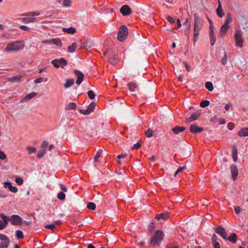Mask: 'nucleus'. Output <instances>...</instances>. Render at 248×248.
Instances as JSON below:
<instances>
[{"label":"nucleus","mask_w":248,"mask_h":248,"mask_svg":"<svg viewBox=\"0 0 248 248\" xmlns=\"http://www.w3.org/2000/svg\"><path fill=\"white\" fill-rule=\"evenodd\" d=\"M203 26L202 20L196 14L194 15L193 42L195 44L198 41L200 31Z\"/></svg>","instance_id":"1"},{"label":"nucleus","mask_w":248,"mask_h":248,"mask_svg":"<svg viewBox=\"0 0 248 248\" xmlns=\"http://www.w3.org/2000/svg\"><path fill=\"white\" fill-rule=\"evenodd\" d=\"M24 43L23 41H16L9 43L5 49V51L9 52L12 51H19L23 48Z\"/></svg>","instance_id":"2"},{"label":"nucleus","mask_w":248,"mask_h":248,"mask_svg":"<svg viewBox=\"0 0 248 248\" xmlns=\"http://www.w3.org/2000/svg\"><path fill=\"white\" fill-rule=\"evenodd\" d=\"M235 41V46L238 48H242L243 46L244 38L243 37V32L239 29H236L233 35Z\"/></svg>","instance_id":"3"},{"label":"nucleus","mask_w":248,"mask_h":248,"mask_svg":"<svg viewBox=\"0 0 248 248\" xmlns=\"http://www.w3.org/2000/svg\"><path fill=\"white\" fill-rule=\"evenodd\" d=\"M164 232L161 230H157L154 236L152 237L150 245L152 246H159L164 238Z\"/></svg>","instance_id":"4"},{"label":"nucleus","mask_w":248,"mask_h":248,"mask_svg":"<svg viewBox=\"0 0 248 248\" xmlns=\"http://www.w3.org/2000/svg\"><path fill=\"white\" fill-rule=\"evenodd\" d=\"M232 21L231 14L229 13L227 15V18L225 23L223 25L220 29L219 34L220 37L223 38L228 31L229 28V24Z\"/></svg>","instance_id":"5"},{"label":"nucleus","mask_w":248,"mask_h":248,"mask_svg":"<svg viewBox=\"0 0 248 248\" xmlns=\"http://www.w3.org/2000/svg\"><path fill=\"white\" fill-rule=\"evenodd\" d=\"M40 15L39 12H29L23 14V16H28L24 17L22 19V21L25 23H30L34 22L36 18L32 17L33 16H38Z\"/></svg>","instance_id":"6"},{"label":"nucleus","mask_w":248,"mask_h":248,"mask_svg":"<svg viewBox=\"0 0 248 248\" xmlns=\"http://www.w3.org/2000/svg\"><path fill=\"white\" fill-rule=\"evenodd\" d=\"M128 29L125 26L120 27L118 33L117 39L120 42H123L126 38L128 35Z\"/></svg>","instance_id":"7"},{"label":"nucleus","mask_w":248,"mask_h":248,"mask_svg":"<svg viewBox=\"0 0 248 248\" xmlns=\"http://www.w3.org/2000/svg\"><path fill=\"white\" fill-rule=\"evenodd\" d=\"M51 63L57 68L60 67L63 68L67 64V62L64 58H61L60 59H55L51 61Z\"/></svg>","instance_id":"8"},{"label":"nucleus","mask_w":248,"mask_h":248,"mask_svg":"<svg viewBox=\"0 0 248 248\" xmlns=\"http://www.w3.org/2000/svg\"><path fill=\"white\" fill-rule=\"evenodd\" d=\"M239 20L241 22L245 35L247 36L248 35V33L247 32H248V19L246 16H241L239 17Z\"/></svg>","instance_id":"9"},{"label":"nucleus","mask_w":248,"mask_h":248,"mask_svg":"<svg viewBox=\"0 0 248 248\" xmlns=\"http://www.w3.org/2000/svg\"><path fill=\"white\" fill-rule=\"evenodd\" d=\"M0 240L2 241L0 243V248H7L10 244V239L5 235L0 234Z\"/></svg>","instance_id":"10"},{"label":"nucleus","mask_w":248,"mask_h":248,"mask_svg":"<svg viewBox=\"0 0 248 248\" xmlns=\"http://www.w3.org/2000/svg\"><path fill=\"white\" fill-rule=\"evenodd\" d=\"M0 217L3 221L0 220V230L5 228L9 221V217L3 213L0 214Z\"/></svg>","instance_id":"11"},{"label":"nucleus","mask_w":248,"mask_h":248,"mask_svg":"<svg viewBox=\"0 0 248 248\" xmlns=\"http://www.w3.org/2000/svg\"><path fill=\"white\" fill-rule=\"evenodd\" d=\"M9 221L13 225H19L22 223V219L18 215H13L9 217Z\"/></svg>","instance_id":"12"},{"label":"nucleus","mask_w":248,"mask_h":248,"mask_svg":"<svg viewBox=\"0 0 248 248\" xmlns=\"http://www.w3.org/2000/svg\"><path fill=\"white\" fill-rule=\"evenodd\" d=\"M215 232L220 235L224 239L227 240V233L225 229L221 226L214 228Z\"/></svg>","instance_id":"13"},{"label":"nucleus","mask_w":248,"mask_h":248,"mask_svg":"<svg viewBox=\"0 0 248 248\" xmlns=\"http://www.w3.org/2000/svg\"><path fill=\"white\" fill-rule=\"evenodd\" d=\"M120 12L124 16H127L130 15L132 13V10L127 5H124L121 7Z\"/></svg>","instance_id":"14"},{"label":"nucleus","mask_w":248,"mask_h":248,"mask_svg":"<svg viewBox=\"0 0 248 248\" xmlns=\"http://www.w3.org/2000/svg\"><path fill=\"white\" fill-rule=\"evenodd\" d=\"M75 75L77 77V80L76 81V84L80 85L82 82L84 78L83 74L79 70H75L74 72Z\"/></svg>","instance_id":"15"},{"label":"nucleus","mask_w":248,"mask_h":248,"mask_svg":"<svg viewBox=\"0 0 248 248\" xmlns=\"http://www.w3.org/2000/svg\"><path fill=\"white\" fill-rule=\"evenodd\" d=\"M43 43L45 44H55L58 46H62V42H61V40L59 38H54V39H51L50 40H44L43 41Z\"/></svg>","instance_id":"16"},{"label":"nucleus","mask_w":248,"mask_h":248,"mask_svg":"<svg viewBox=\"0 0 248 248\" xmlns=\"http://www.w3.org/2000/svg\"><path fill=\"white\" fill-rule=\"evenodd\" d=\"M231 172L232 176V179L234 181L236 180L238 176V169L236 165H232L230 166Z\"/></svg>","instance_id":"17"},{"label":"nucleus","mask_w":248,"mask_h":248,"mask_svg":"<svg viewBox=\"0 0 248 248\" xmlns=\"http://www.w3.org/2000/svg\"><path fill=\"white\" fill-rule=\"evenodd\" d=\"M190 131L191 133L195 134L202 132L203 131V128L198 126L195 124H192L190 127Z\"/></svg>","instance_id":"18"},{"label":"nucleus","mask_w":248,"mask_h":248,"mask_svg":"<svg viewBox=\"0 0 248 248\" xmlns=\"http://www.w3.org/2000/svg\"><path fill=\"white\" fill-rule=\"evenodd\" d=\"M209 37L210 40V44L211 46H213L215 44L217 39L214 31H209Z\"/></svg>","instance_id":"19"},{"label":"nucleus","mask_w":248,"mask_h":248,"mask_svg":"<svg viewBox=\"0 0 248 248\" xmlns=\"http://www.w3.org/2000/svg\"><path fill=\"white\" fill-rule=\"evenodd\" d=\"M127 86L128 87L129 90L131 92H135L137 90L138 86L136 83L133 82H130L127 84Z\"/></svg>","instance_id":"20"},{"label":"nucleus","mask_w":248,"mask_h":248,"mask_svg":"<svg viewBox=\"0 0 248 248\" xmlns=\"http://www.w3.org/2000/svg\"><path fill=\"white\" fill-rule=\"evenodd\" d=\"M93 46V43L92 40H87L85 42L83 43L80 47H84L87 49L91 48Z\"/></svg>","instance_id":"21"},{"label":"nucleus","mask_w":248,"mask_h":248,"mask_svg":"<svg viewBox=\"0 0 248 248\" xmlns=\"http://www.w3.org/2000/svg\"><path fill=\"white\" fill-rule=\"evenodd\" d=\"M186 129L185 127H180L176 126L172 129V131L175 134H178L179 133L184 131Z\"/></svg>","instance_id":"22"},{"label":"nucleus","mask_w":248,"mask_h":248,"mask_svg":"<svg viewBox=\"0 0 248 248\" xmlns=\"http://www.w3.org/2000/svg\"><path fill=\"white\" fill-rule=\"evenodd\" d=\"M238 135L240 137L248 136V128L244 127L242 128L238 133Z\"/></svg>","instance_id":"23"},{"label":"nucleus","mask_w":248,"mask_h":248,"mask_svg":"<svg viewBox=\"0 0 248 248\" xmlns=\"http://www.w3.org/2000/svg\"><path fill=\"white\" fill-rule=\"evenodd\" d=\"M201 113L200 112H197L194 114H193L188 119V122H191L196 119H197L201 115Z\"/></svg>","instance_id":"24"},{"label":"nucleus","mask_w":248,"mask_h":248,"mask_svg":"<svg viewBox=\"0 0 248 248\" xmlns=\"http://www.w3.org/2000/svg\"><path fill=\"white\" fill-rule=\"evenodd\" d=\"M237 239V235L235 233H231L230 235L228 238L227 237V240L233 243H235L236 242Z\"/></svg>","instance_id":"25"},{"label":"nucleus","mask_w":248,"mask_h":248,"mask_svg":"<svg viewBox=\"0 0 248 248\" xmlns=\"http://www.w3.org/2000/svg\"><path fill=\"white\" fill-rule=\"evenodd\" d=\"M37 93H30L29 94H28V95H27L23 99H22V101L23 102H26V101H27L28 100H31V98H32L33 97H34V96H35L36 95Z\"/></svg>","instance_id":"26"},{"label":"nucleus","mask_w":248,"mask_h":248,"mask_svg":"<svg viewBox=\"0 0 248 248\" xmlns=\"http://www.w3.org/2000/svg\"><path fill=\"white\" fill-rule=\"evenodd\" d=\"M74 83V80L73 79H67L64 84V87L65 88L67 89L72 86L73 85Z\"/></svg>","instance_id":"27"},{"label":"nucleus","mask_w":248,"mask_h":248,"mask_svg":"<svg viewBox=\"0 0 248 248\" xmlns=\"http://www.w3.org/2000/svg\"><path fill=\"white\" fill-rule=\"evenodd\" d=\"M63 31L64 32H66L69 34H74L76 31V30L74 27H70L68 28H63L62 29Z\"/></svg>","instance_id":"28"},{"label":"nucleus","mask_w":248,"mask_h":248,"mask_svg":"<svg viewBox=\"0 0 248 248\" xmlns=\"http://www.w3.org/2000/svg\"><path fill=\"white\" fill-rule=\"evenodd\" d=\"M232 158L234 162H236L237 160V150L235 146L232 149Z\"/></svg>","instance_id":"29"},{"label":"nucleus","mask_w":248,"mask_h":248,"mask_svg":"<svg viewBox=\"0 0 248 248\" xmlns=\"http://www.w3.org/2000/svg\"><path fill=\"white\" fill-rule=\"evenodd\" d=\"M168 217V214L167 213H161L160 214L158 215L156 218L158 220H160L161 219H163V220H166Z\"/></svg>","instance_id":"30"},{"label":"nucleus","mask_w":248,"mask_h":248,"mask_svg":"<svg viewBox=\"0 0 248 248\" xmlns=\"http://www.w3.org/2000/svg\"><path fill=\"white\" fill-rule=\"evenodd\" d=\"M21 76H14L8 78V81L13 82H19L20 81Z\"/></svg>","instance_id":"31"},{"label":"nucleus","mask_w":248,"mask_h":248,"mask_svg":"<svg viewBox=\"0 0 248 248\" xmlns=\"http://www.w3.org/2000/svg\"><path fill=\"white\" fill-rule=\"evenodd\" d=\"M217 14L218 15V16L220 17H222L224 16L225 14L223 12L222 7L217 6V8L216 10Z\"/></svg>","instance_id":"32"},{"label":"nucleus","mask_w":248,"mask_h":248,"mask_svg":"<svg viewBox=\"0 0 248 248\" xmlns=\"http://www.w3.org/2000/svg\"><path fill=\"white\" fill-rule=\"evenodd\" d=\"M205 86L206 88L209 91H212L214 89L213 83L211 82L208 81L205 83Z\"/></svg>","instance_id":"33"},{"label":"nucleus","mask_w":248,"mask_h":248,"mask_svg":"<svg viewBox=\"0 0 248 248\" xmlns=\"http://www.w3.org/2000/svg\"><path fill=\"white\" fill-rule=\"evenodd\" d=\"M46 149H41H41L39 151V153L37 155L38 158H41L43 157L44 156L45 154L46 153Z\"/></svg>","instance_id":"34"},{"label":"nucleus","mask_w":248,"mask_h":248,"mask_svg":"<svg viewBox=\"0 0 248 248\" xmlns=\"http://www.w3.org/2000/svg\"><path fill=\"white\" fill-rule=\"evenodd\" d=\"M77 47V44L75 43L72 44L71 46H69L68 47V51L70 53H73L75 51V49Z\"/></svg>","instance_id":"35"},{"label":"nucleus","mask_w":248,"mask_h":248,"mask_svg":"<svg viewBox=\"0 0 248 248\" xmlns=\"http://www.w3.org/2000/svg\"><path fill=\"white\" fill-rule=\"evenodd\" d=\"M109 62L112 64H115L117 62V59L115 58L114 56H110L108 58Z\"/></svg>","instance_id":"36"},{"label":"nucleus","mask_w":248,"mask_h":248,"mask_svg":"<svg viewBox=\"0 0 248 248\" xmlns=\"http://www.w3.org/2000/svg\"><path fill=\"white\" fill-rule=\"evenodd\" d=\"M76 107H77L76 105L74 102H71L67 106L66 109L68 110H70V109L74 110L76 108Z\"/></svg>","instance_id":"37"},{"label":"nucleus","mask_w":248,"mask_h":248,"mask_svg":"<svg viewBox=\"0 0 248 248\" xmlns=\"http://www.w3.org/2000/svg\"><path fill=\"white\" fill-rule=\"evenodd\" d=\"M16 235L17 239H21L23 237V233L21 231L17 230L16 232Z\"/></svg>","instance_id":"38"},{"label":"nucleus","mask_w":248,"mask_h":248,"mask_svg":"<svg viewBox=\"0 0 248 248\" xmlns=\"http://www.w3.org/2000/svg\"><path fill=\"white\" fill-rule=\"evenodd\" d=\"M58 198L61 201H63L65 199V194L63 192H60L57 195Z\"/></svg>","instance_id":"39"},{"label":"nucleus","mask_w":248,"mask_h":248,"mask_svg":"<svg viewBox=\"0 0 248 248\" xmlns=\"http://www.w3.org/2000/svg\"><path fill=\"white\" fill-rule=\"evenodd\" d=\"M87 207L90 210H94L96 208V205L93 202H89L87 204Z\"/></svg>","instance_id":"40"},{"label":"nucleus","mask_w":248,"mask_h":248,"mask_svg":"<svg viewBox=\"0 0 248 248\" xmlns=\"http://www.w3.org/2000/svg\"><path fill=\"white\" fill-rule=\"evenodd\" d=\"M210 102L208 100H205L202 101L200 104V107L204 108L209 105Z\"/></svg>","instance_id":"41"},{"label":"nucleus","mask_w":248,"mask_h":248,"mask_svg":"<svg viewBox=\"0 0 248 248\" xmlns=\"http://www.w3.org/2000/svg\"><path fill=\"white\" fill-rule=\"evenodd\" d=\"M96 106V104L95 102H92L89 106L88 107V108L89 109V110L91 111V112L93 111L94 109L95 108V107Z\"/></svg>","instance_id":"42"},{"label":"nucleus","mask_w":248,"mask_h":248,"mask_svg":"<svg viewBox=\"0 0 248 248\" xmlns=\"http://www.w3.org/2000/svg\"><path fill=\"white\" fill-rule=\"evenodd\" d=\"M79 111L80 113L83 114L84 115H89L91 113V111L89 110V109L88 108L86 109H80Z\"/></svg>","instance_id":"43"},{"label":"nucleus","mask_w":248,"mask_h":248,"mask_svg":"<svg viewBox=\"0 0 248 248\" xmlns=\"http://www.w3.org/2000/svg\"><path fill=\"white\" fill-rule=\"evenodd\" d=\"M27 150L28 151L29 154H31L32 153L35 152L36 150L35 147L30 146H27Z\"/></svg>","instance_id":"44"},{"label":"nucleus","mask_w":248,"mask_h":248,"mask_svg":"<svg viewBox=\"0 0 248 248\" xmlns=\"http://www.w3.org/2000/svg\"><path fill=\"white\" fill-rule=\"evenodd\" d=\"M221 63L223 65H225V64H226L227 63V57L226 52L225 51L224 52V56L223 57V58L221 60Z\"/></svg>","instance_id":"45"},{"label":"nucleus","mask_w":248,"mask_h":248,"mask_svg":"<svg viewBox=\"0 0 248 248\" xmlns=\"http://www.w3.org/2000/svg\"><path fill=\"white\" fill-rule=\"evenodd\" d=\"M153 131L150 129H148L145 131V135L148 138H150L153 136Z\"/></svg>","instance_id":"46"},{"label":"nucleus","mask_w":248,"mask_h":248,"mask_svg":"<svg viewBox=\"0 0 248 248\" xmlns=\"http://www.w3.org/2000/svg\"><path fill=\"white\" fill-rule=\"evenodd\" d=\"M87 94H88L89 97H90V98L91 99H93L95 97V94L93 93V91L92 90L89 91L87 93Z\"/></svg>","instance_id":"47"},{"label":"nucleus","mask_w":248,"mask_h":248,"mask_svg":"<svg viewBox=\"0 0 248 248\" xmlns=\"http://www.w3.org/2000/svg\"><path fill=\"white\" fill-rule=\"evenodd\" d=\"M15 181L19 185H21L23 183V180L21 177H16L15 179Z\"/></svg>","instance_id":"48"},{"label":"nucleus","mask_w":248,"mask_h":248,"mask_svg":"<svg viewBox=\"0 0 248 248\" xmlns=\"http://www.w3.org/2000/svg\"><path fill=\"white\" fill-rule=\"evenodd\" d=\"M62 4L64 7H70L71 5V1L70 0H63Z\"/></svg>","instance_id":"49"},{"label":"nucleus","mask_w":248,"mask_h":248,"mask_svg":"<svg viewBox=\"0 0 248 248\" xmlns=\"http://www.w3.org/2000/svg\"><path fill=\"white\" fill-rule=\"evenodd\" d=\"M186 169V166L179 167L176 170V172H175V173L174 174V176H176L178 173H179V172H181L182 170H185Z\"/></svg>","instance_id":"50"},{"label":"nucleus","mask_w":248,"mask_h":248,"mask_svg":"<svg viewBox=\"0 0 248 248\" xmlns=\"http://www.w3.org/2000/svg\"><path fill=\"white\" fill-rule=\"evenodd\" d=\"M101 153H102V151H98L97 152L96 155L94 156V157L93 158V160L94 162H96L97 161L98 158L101 156Z\"/></svg>","instance_id":"51"},{"label":"nucleus","mask_w":248,"mask_h":248,"mask_svg":"<svg viewBox=\"0 0 248 248\" xmlns=\"http://www.w3.org/2000/svg\"><path fill=\"white\" fill-rule=\"evenodd\" d=\"M60 187L62 190L64 192H67V188H66L65 185H64L63 184H60Z\"/></svg>","instance_id":"52"},{"label":"nucleus","mask_w":248,"mask_h":248,"mask_svg":"<svg viewBox=\"0 0 248 248\" xmlns=\"http://www.w3.org/2000/svg\"><path fill=\"white\" fill-rule=\"evenodd\" d=\"M8 196V195L3 191H0V198H5Z\"/></svg>","instance_id":"53"},{"label":"nucleus","mask_w":248,"mask_h":248,"mask_svg":"<svg viewBox=\"0 0 248 248\" xmlns=\"http://www.w3.org/2000/svg\"><path fill=\"white\" fill-rule=\"evenodd\" d=\"M217 236L216 235V234L214 233L211 238L212 243H213L217 242Z\"/></svg>","instance_id":"54"},{"label":"nucleus","mask_w":248,"mask_h":248,"mask_svg":"<svg viewBox=\"0 0 248 248\" xmlns=\"http://www.w3.org/2000/svg\"><path fill=\"white\" fill-rule=\"evenodd\" d=\"M9 189L10 190V191L13 193H16L18 191L17 187L13 186H12L9 188Z\"/></svg>","instance_id":"55"},{"label":"nucleus","mask_w":248,"mask_h":248,"mask_svg":"<svg viewBox=\"0 0 248 248\" xmlns=\"http://www.w3.org/2000/svg\"><path fill=\"white\" fill-rule=\"evenodd\" d=\"M217 122L219 124H226V121L224 118H220L217 119Z\"/></svg>","instance_id":"56"},{"label":"nucleus","mask_w":248,"mask_h":248,"mask_svg":"<svg viewBox=\"0 0 248 248\" xmlns=\"http://www.w3.org/2000/svg\"><path fill=\"white\" fill-rule=\"evenodd\" d=\"M48 142L46 141H44L41 145V149H46V147L48 146Z\"/></svg>","instance_id":"57"},{"label":"nucleus","mask_w":248,"mask_h":248,"mask_svg":"<svg viewBox=\"0 0 248 248\" xmlns=\"http://www.w3.org/2000/svg\"><path fill=\"white\" fill-rule=\"evenodd\" d=\"M19 28L23 31H29L30 30V28L29 27L25 25H21Z\"/></svg>","instance_id":"58"},{"label":"nucleus","mask_w":248,"mask_h":248,"mask_svg":"<svg viewBox=\"0 0 248 248\" xmlns=\"http://www.w3.org/2000/svg\"><path fill=\"white\" fill-rule=\"evenodd\" d=\"M6 155L5 154L1 151H0V159L2 160H4L6 158Z\"/></svg>","instance_id":"59"},{"label":"nucleus","mask_w":248,"mask_h":248,"mask_svg":"<svg viewBox=\"0 0 248 248\" xmlns=\"http://www.w3.org/2000/svg\"><path fill=\"white\" fill-rule=\"evenodd\" d=\"M55 226L54 224H48L46 225L45 226V228L48 229H51L53 230L55 228Z\"/></svg>","instance_id":"60"},{"label":"nucleus","mask_w":248,"mask_h":248,"mask_svg":"<svg viewBox=\"0 0 248 248\" xmlns=\"http://www.w3.org/2000/svg\"><path fill=\"white\" fill-rule=\"evenodd\" d=\"M140 147H141V144L139 142H137L133 145L132 149L133 150L137 149H139V148H140Z\"/></svg>","instance_id":"61"},{"label":"nucleus","mask_w":248,"mask_h":248,"mask_svg":"<svg viewBox=\"0 0 248 248\" xmlns=\"http://www.w3.org/2000/svg\"><path fill=\"white\" fill-rule=\"evenodd\" d=\"M183 63L186 67V70L188 72H189L190 70V66L186 62H184Z\"/></svg>","instance_id":"62"},{"label":"nucleus","mask_w":248,"mask_h":248,"mask_svg":"<svg viewBox=\"0 0 248 248\" xmlns=\"http://www.w3.org/2000/svg\"><path fill=\"white\" fill-rule=\"evenodd\" d=\"M44 81V78H36L34 80V82L36 83H41V82H42Z\"/></svg>","instance_id":"63"},{"label":"nucleus","mask_w":248,"mask_h":248,"mask_svg":"<svg viewBox=\"0 0 248 248\" xmlns=\"http://www.w3.org/2000/svg\"><path fill=\"white\" fill-rule=\"evenodd\" d=\"M4 186L5 187H8L9 188L12 186V183L10 182H6L4 184Z\"/></svg>","instance_id":"64"}]
</instances>
